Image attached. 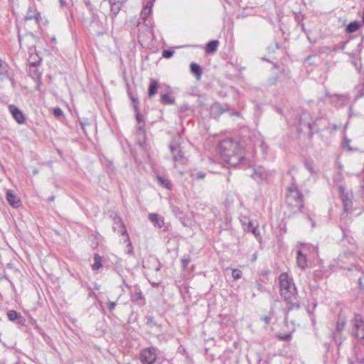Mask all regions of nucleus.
<instances>
[{
	"label": "nucleus",
	"mask_w": 364,
	"mask_h": 364,
	"mask_svg": "<svg viewBox=\"0 0 364 364\" xmlns=\"http://www.w3.org/2000/svg\"><path fill=\"white\" fill-rule=\"evenodd\" d=\"M219 153L222 159L231 166L244 164L247 159L242 155L240 144L232 139H225L220 142Z\"/></svg>",
	"instance_id": "nucleus-1"
},
{
	"label": "nucleus",
	"mask_w": 364,
	"mask_h": 364,
	"mask_svg": "<svg viewBox=\"0 0 364 364\" xmlns=\"http://www.w3.org/2000/svg\"><path fill=\"white\" fill-rule=\"evenodd\" d=\"M292 183L287 187L285 196V213L289 216L296 215L302 211L304 208V196L299 190L294 178Z\"/></svg>",
	"instance_id": "nucleus-2"
},
{
	"label": "nucleus",
	"mask_w": 364,
	"mask_h": 364,
	"mask_svg": "<svg viewBox=\"0 0 364 364\" xmlns=\"http://www.w3.org/2000/svg\"><path fill=\"white\" fill-rule=\"evenodd\" d=\"M279 282L281 296L290 304L289 310L299 309V304L296 301L297 289L293 279L287 273H282L279 277Z\"/></svg>",
	"instance_id": "nucleus-3"
},
{
	"label": "nucleus",
	"mask_w": 364,
	"mask_h": 364,
	"mask_svg": "<svg viewBox=\"0 0 364 364\" xmlns=\"http://www.w3.org/2000/svg\"><path fill=\"white\" fill-rule=\"evenodd\" d=\"M321 118H313L311 114L306 109H301L299 113L298 126L299 131H302L304 128L308 129V137L311 139L314 136V128L317 124V121Z\"/></svg>",
	"instance_id": "nucleus-4"
},
{
	"label": "nucleus",
	"mask_w": 364,
	"mask_h": 364,
	"mask_svg": "<svg viewBox=\"0 0 364 364\" xmlns=\"http://www.w3.org/2000/svg\"><path fill=\"white\" fill-rule=\"evenodd\" d=\"M353 334L364 346V321L360 314H355L352 320Z\"/></svg>",
	"instance_id": "nucleus-5"
},
{
	"label": "nucleus",
	"mask_w": 364,
	"mask_h": 364,
	"mask_svg": "<svg viewBox=\"0 0 364 364\" xmlns=\"http://www.w3.org/2000/svg\"><path fill=\"white\" fill-rule=\"evenodd\" d=\"M338 193L341 200H342L343 209L348 212L352 209L353 207V194L351 192H348L343 186H338Z\"/></svg>",
	"instance_id": "nucleus-6"
},
{
	"label": "nucleus",
	"mask_w": 364,
	"mask_h": 364,
	"mask_svg": "<svg viewBox=\"0 0 364 364\" xmlns=\"http://www.w3.org/2000/svg\"><path fill=\"white\" fill-rule=\"evenodd\" d=\"M169 148L172 154L173 160L175 162L184 164L186 159L181 150L180 143L176 140H173L169 144Z\"/></svg>",
	"instance_id": "nucleus-7"
},
{
	"label": "nucleus",
	"mask_w": 364,
	"mask_h": 364,
	"mask_svg": "<svg viewBox=\"0 0 364 364\" xmlns=\"http://www.w3.org/2000/svg\"><path fill=\"white\" fill-rule=\"evenodd\" d=\"M124 285L129 290L131 294V299L139 306H144L145 304V298L144 297L142 292L138 286H134V289L127 284L125 281H123Z\"/></svg>",
	"instance_id": "nucleus-8"
},
{
	"label": "nucleus",
	"mask_w": 364,
	"mask_h": 364,
	"mask_svg": "<svg viewBox=\"0 0 364 364\" xmlns=\"http://www.w3.org/2000/svg\"><path fill=\"white\" fill-rule=\"evenodd\" d=\"M35 58H36L34 61H32L31 59H28V73L29 75L34 80H40L41 77V73L39 71L38 68H37L39 64L41 63V59L38 55H36Z\"/></svg>",
	"instance_id": "nucleus-9"
},
{
	"label": "nucleus",
	"mask_w": 364,
	"mask_h": 364,
	"mask_svg": "<svg viewBox=\"0 0 364 364\" xmlns=\"http://www.w3.org/2000/svg\"><path fill=\"white\" fill-rule=\"evenodd\" d=\"M156 349L154 347L144 350L140 356L141 362L143 364H154L156 359Z\"/></svg>",
	"instance_id": "nucleus-10"
},
{
	"label": "nucleus",
	"mask_w": 364,
	"mask_h": 364,
	"mask_svg": "<svg viewBox=\"0 0 364 364\" xmlns=\"http://www.w3.org/2000/svg\"><path fill=\"white\" fill-rule=\"evenodd\" d=\"M269 176L270 173L266 171L262 166L254 168L251 175L252 178L257 183H261L262 181L267 180Z\"/></svg>",
	"instance_id": "nucleus-11"
},
{
	"label": "nucleus",
	"mask_w": 364,
	"mask_h": 364,
	"mask_svg": "<svg viewBox=\"0 0 364 364\" xmlns=\"http://www.w3.org/2000/svg\"><path fill=\"white\" fill-rule=\"evenodd\" d=\"M9 110L18 124H23L25 123V122H26L25 114L16 105H10L9 106Z\"/></svg>",
	"instance_id": "nucleus-12"
},
{
	"label": "nucleus",
	"mask_w": 364,
	"mask_h": 364,
	"mask_svg": "<svg viewBox=\"0 0 364 364\" xmlns=\"http://www.w3.org/2000/svg\"><path fill=\"white\" fill-rule=\"evenodd\" d=\"M114 223L118 225L117 227H114V231L117 230V231L120 232L122 235H126L127 237V240L129 241L128 247H130V249L128 251V253H132L133 247H132V243L129 240V235H128L124 223L122 221V219L119 217L115 218Z\"/></svg>",
	"instance_id": "nucleus-13"
},
{
	"label": "nucleus",
	"mask_w": 364,
	"mask_h": 364,
	"mask_svg": "<svg viewBox=\"0 0 364 364\" xmlns=\"http://www.w3.org/2000/svg\"><path fill=\"white\" fill-rule=\"evenodd\" d=\"M228 111H229L228 105H226V104L222 105L220 103L215 102L211 106L210 114L213 117L216 118Z\"/></svg>",
	"instance_id": "nucleus-14"
},
{
	"label": "nucleus",
	"mask_w": 364,
	"mask_h": 364,
	"mask_svg": "<svg viewBox=\"0 0 364 364\" xmlns=\"http://www.w3.org/2000/svg\"><path fill=\"white\" fill-rule=\"evenodd\" d=\"M6 198L9 205L13 208H17L22 204L21 199L14 193L12 190H8L6 191Z\"/></svg>",
	"instance_id": "nucleus-15"
},
{
	"label": "nucleus",
	"mask_w": 364,
	"mask_h": 364,
	"mask_svg": "<svg viewBox=\"0 0 364 364\" xmlns=\"http://www.w3.org/2000/svg\"><path fill=\"white\" fill-rule=\"evenodd\" d=\"M7 316L11 321H16L17 323L23 325L25 323V318L16 311L10 310L7 312Z\"/></svg>",
	"instance_id": "nucleus-16"
},
{
	"label": "nucleus",
	"mask_w": 364,
	"mask_h": 364,
	"mask_svg": "<svg viewBox=\"0 0 364 364\" xmlns=\"http://www.w3.org/2000/svg\"><path fill=\"white\" fill-rule=\"evenodd\" d=\"M296 263L301 269H304L307 267L306 257L301 250H299L296 253Z\"/></svg>",
	"instance_id": "nucleus-17"
},
{
	"label": "nucleus",
	"mask_w": 364,
	"mask_h": 364,
	"mask_svg": "<svg viewBox=\"0 0 364 364\" xmlns=\"http://www.w3.org/2000/svg\"><path fill=\"white\" fill-rule=\"evenodd\" d=\"M159 87V82L154 79L150 80V84L148 89V96L149 98L153 97L157 92Z\"/></svg>",
	"instance_id": "nucleus-18"
},
{
	"label": "nucleus",
	"mask_w": 364,
	"mask_h": 364,
	"mask_svg": "<svg viewBox=\"0 0 364 364\" xmlns=\"http://www.w3.org/2000/svg\"><path fill=\"white\" fill-rule=\"evenodd\" d=\"M219 41L218 40H213L209 41L205 46V52L208 53H213L216 51Z\"/></svg>",
	"instance_id": "nucleus-19"
},
{
	"label": "nucleus",
	"mask_w": 364,
	"mask_h": 364,
	"mask_svg": "<svg viewBox=\"0 0 364 364\" xmlns=\"http://www.w3.org/2000/svg\"><path fill=\"white\" fill-rule=\"evenodd\" d=\"M160 102L164 105H173L175 99L169 93H164L161 95Z\"/></svg>",
	"instance_id": "nucleus-20"
},
{
	"label": "nucleus",
	"mask_w": 364,
	"mask_h": 364,
	"mask_svg": "<svg viewBox=\"0 0 364 364\" xmlns=\"http://www.w3.org/2000/svg\"><path fill=\"white\" fill-rule=\"evenodd\" d=\"M191 72L194 74L197 79H200L202 75V69L199 65L191 63L190 65Z\"/></svg>",
	"instance_id": "nucleus-21"
},
{
	"label": "nucleus",
	"mask_w": 364,
	"mask_h": 364,
	"mask_svg": "<svg viewBox=\"0 0 364 364\" xmlns=\"http://www.w3.org/2000/svg\"><path fill=\"white\" fill-rule=\"evenodd\" d=\"M156 179L158 183L165 188L168 190H171L172 188V183L171 182L168 180L167 178H164L161 176H157Z\"/></svg>",
	"instance_id": "nucleus-22"
},
{
	"label": "nucleus",
	"mask_w": 364,
	"mask_h": 364,
	"mask_svg": "<svg viewBox=\"0 0 364 364\" xmlns=\"http://www.w3.org/2000/svg\"><path fill=\"white\" fill-rule=\"evenodd\" d=\"M360 27V22L357 21H354L353 22H350L346 28V31L348 33H352L358 31Z\"/></svg>",
	"instance_id": "nucleus-23"
},
{
	"label": "nucleus",
	"mask_w": 364,
	"mask_h": 364,
	"mask_svg": "<svg viewBox=\"0 0 364 364\" xmlns=\"http://www.w3.org/2000/svg\"><path fill=\"white\" fill-rule=\"evenodd\" d=\"M149 219L151 222L155 223V225L159 228H161L164 224V220L159 219V215L156 213H150L149 215Z\"/></svg>",
	"instance_id": "nucleus-24"
},
{
	"label": "nucleus",
	"mask_w": 364,
	"mask_h": 364,
	"mask_svg": "<svg viewBox=\"0 0 364 364\" xmlns=\"http://www.w3.org/2000/svg\"><path fill=\"white\" fill-rule=\"evenodd\" d=\"M32 19H35L36 22L37 23H39V21L41 19V16H40L39 13L37 15H35L34 12L31 10V8H29L28 13L25 17V20L28 21V20H32Z\"/></svg>",
	"instance_id": "nucleus-25"
},
{
	"label": "nucleus",
	"mask_w": 364,
	"mask_h": 364,
	"mask_svg": "<svg viewBox=\"0 0 364 364\" xmlns=\"http://www.w3.org/2000/svg\"><path fill=\"white\" fill-rule=\"evenodd\" d=\"M102 266V257L98 254H95L94 255V263L92 265V268L93 270H98Z\"/></svg>",
	"instance_id": "nucleus-26"
},
{
	"label": "nucleus",
	"mask_w": 364,
	"mask_h": 364,
	"mask_svg": "<svg viewBox=\"0 0 364 364\" xmlns=\"http://www.w3.org/2000/svg\"><path fill=\"white\" fill-rule=\"evenodd\" d=\"M144 127L145 122L139 123L137 124L136 127V134L139 137H141L143 139H144L146 136V131Z\"/></svg>",
	"instance_id": "nucleus-27"
},
{
	"label": "nucleus",
	"mask_w": 364,
	"mask_h": 364,
	"mask_svg": "<svg viewBox=\"0 0 364 364\" xmlns=\"http://www.w3.org/2000/svg\"><path fill=\"white\" fill-rule=\"evenodd\" d=\"M319 118H321V120L319 121H317V124L316 126H315V127L314 128V133H318L321 130H326L328 129H329V126L325 124L323 125V127H321V121L324 120L325 119L322 117H318Z\"/></svg>",
	"instance_id": "nucleus-28"
},
{
	"label": "nucleus",
	"mask_w": 364,
	"mask_h": 364,
	"mask_svg": "<svg viewBox=\"0 0 364 364\" xmlns=\"http://www.w3.org/2000/svg\"><path fill=\"white\" fill-rule=\"evenodd\" d=\"M109 6H110V12H111V14L114 16H116L119 13V11H121L122 7L123 5L113 4H109Z\"/></svg>",
	"instance_id": "nucleus-29"
},
{
	"label": "nucleus",
	"mask_w": 364,
	"mask_h": 364,
	"mask_svg": "<svg viewBox=\"0 0 364 364\" xmlns=\"http://www.w3.org/2000/svg\"><path fill=\"white\" fill-rule=\"evenodd\" d=\"M319 56L316 54L314 55H310L305 59V63L309 65H314L317 63V60H318Z\"/></svg>",
	"instance_id": "nucleus-30"
},
{
	"label": "nucleus",
	"mask_w": 364,
	"mask_h": 364,
	"mask_svg": "<svg viewBox=\"0 0 364 364\" xmlns=\"http://www.w3.org/2000/svg\"><path fill=\"white\" fill-rule=\"evenodd\" d=\"M350 139H348L346 135L343 136V140L341 144V146L343 149L347 151H353L352 147L350 145Z\"/></svg>",
	"instance_id": "nucleus-31"
},
{
	"label": "nucleus",
	"mask_w": 364,
	"mask_h": 364,
	"mask_svg": "<svg viewBox=\"0 0 364 364\" xmlns=\"http://www.w3.org/2000/svg\"><path fill=\"white\" fill-rule=\"evenodd\" d=\"M355 90L357 92V97H364V81L362 83L358 84L355 87Z\"/></svg>",
	"instance_id": "nucleus-32"
},
{
	"label": "nucleus",
	"mask_w": 364,
	"mask_h": 364,
	"mask_svg": "<svg viewBox=\"0 0 364 364\" xmlns=\"http://www.w3.org/2000/svg\"><path fill=\"white\" fill-rule=\"evenodd\" d=\"M277 338L280 341H289L291 338V333L277 334Z\"/></svg>",
	"instance_id": "nucleus-33"
},
{
	"label": "nucleus",
	"mask_w": 364,
	"mask_h": 364,
	"mask_svg": "<svg viewBox=\"0 0 364 364\" xmlns=\"http://www.w3.org/2000/svg\"><path fill=\"white\" fill-rule=\"evenodd\" d=\"M130 100H132V103L134 107V109L136 110V107L139 108V101L136 97H134L131 93L129 94Z\"/></svg>",
	"instance_id": "nucleus-34"
},
{
	"label": "nucleus",
	"mask_w": 364,
	"mask_h": 364,
	"mask_svg": "<svg viewBox=\"0 0 364 364\" xmlns=\"http://www.w3.org/2000/svg\"><path fill=\"white\" fill-rule=\"evenodd\" d=\"M151 11V7L146 6V7L144 8L143 11L141 13V18H143L144 21L146 20L147 16L149 15Z\"/></svg>",
	"instance_id": "nucleus-35"
},
{
	"label": "nucleus",
	"mask_w": 364,
	"mask_h": 364,
	"mask_svg": "<svg viewBox=\"0 0 364 364\" xmlns=\"http://www.w3.org/2000/svg\"><path fill=\"white\" fill-rule=\"evenodd\" d=\"M136 119L137 121V124L145 122L143 119L142 115L140 113L139 108L136 107V110H134Z\"/></svg>",
	"instance_id": "nucleus-36"
},
{
	"label": "nucleus",
	"mask_w": 364,
	"mask_h": 364,
	"mask_svg": "<svg viewBox=\"0 0 364 364\" xmlns=\"http://www.w3.org/2000/svg\"><path fill=\"white\" fill-rule=\"evenodd\" d=\"M232 276L235 279H239L242 277V272L239 269H233L232 272Z\"/></svg>",
	"instance_id": "nucleus-37"
},
{
	"label": "nucleus",
	"mask_w": 364,
	"mask_h": 364,
	"mask_svg": "<svg viewBox=\"0 0 364 364\" xmlns=\"http://www.w3.org/2000/svg\"><path fill=\"white\" fill-rule=\"evenodd\" d=\"M146 325L150 327L154 326H158L157 323L154 321V318L153 316H149L147 318Z\"/></svg>",
	"instance_id": "nucleus-38"
},
{
	"label": "nucleus",
	"mask_w": 364,
	"mask_h": 364,
	"mask_svg": "<svg viewBox=\"0 0 364 364\" xmlns=\"http://www.w3.org/2000/svg\"><path fill=\"white\" fill-rule=\"evenodd\" d=\"M174 53L173 50H164L162 53V56L165 58H171Z\"/></svg>",
	"instance_id": "nucleus-39"
},
{
	"label": "nucleus",
	"mask_w": 364,
	"mask_h": 364,
	"mask_svg": "<svg viewBox=\"0 0 364 364\" xmlns=\"http://www.w3.org/2000/svg\"><path fill=\"white\" fill-rule=\"evenodd\" d=\"M191 259L189 258V257H188L187 258H182L181 262V265H182V267L183 269H186L188 267V264H189Z\"/></svg>",
	"instance_id": "nucleus-40"
},
{
	"label": "nucleus",
	"mask_w": 364,
	"mask_h": 364,
	"mask_svg": "<svg viewBox=\"0 0 364 364\" xmlns=\"http://www.w3.org/2000/svg\"><path fill=\"white\" fill-rule=\"evenodd\" d=\"M53 113L57 117H60L63 116V112L62 109L60 107L54 108L53 111Z\"/></svg>",
	"instance_id": "nucleus-41"
},
{
	"label": "nucleus",
	"mask_w": 364,
	"mask_h": 364,
	"mask_svg": "<svg viewBox=\"0 0 364 364\" xmlns=\"http://www.w3.org/2000/svg\"><path fill=\"white\" fill-rule=\"evenodd\" d=\"M172 211L175 214V215H176L177 217H181L183 215L182 211L178 207H176V206L173 207Z\"/></svg>",
	"instance_id": "nucleus-42"
},
{
	"label": "nucleus",
	"mask_w": 364,
	"mask_h": 364,
	"mask_svg": "<svg viewBox=\"0 0 364 364\" xmlns=\"http://www.w3.org/2000/svg\"><path fill=\"white\" fill-rule=\"evenodd\" d=\"M247 227L246 230L247 231H250L253 227H256L257 225L255 224V223L252 220H250V219H247Z\"/></svg>",
	"instance_id": "nucleus-43"
},
{
	"label": "nucleus",
	"mask_w": 364,
	"mask_h": 364,
	"mask_svg": "<svg viewBox=\"0 0 364 364\" xmlns=\"http://www.w3.org/2000/svg\"><path fill=\"white\" fill-rule=\"evenodd\" d=\"M344 326H345V322L344 321H338L337 323H336V330L338 331H341L344 328Z\"/></svg>",
	"instance_id": "nucleus-44"
},
{
	"label": "nucleus",
	"mask_w": 364,
	"mask_h": 364,
	"mask_svg": "<svg viewBox=\"0 0 364 364\" xmlns=\"http://www.w3.org/2000/svg\"><path fill=\"white\" fill-rule=\"evenodd\" d=\"M116 305H117V302L109 301H108V309H109V311H112L114 309Z\"/></svg>",
	"instance_id": "nucleus-45"
},
{
	"label": "nucleus",
	"mask_w": 364,
	"mask_h": 364,
	"mask_svg": "<svg viewBox=\"0 0 364 364\" xmlns=\"http://www.w3.org/2000/svg\"><path fill=\"white\" fill-rule=\"evenodd\" d=\"M193 176H194V177H195L196 178H197V179H203V178H205V173L204 172L200 171V172H198V173H196L195 175H193Z\"/></svg>",
	"instance_id": "nucleus-46"
},
{
	"label": "nucleus",
	"mask_w": 364,
	"mask_h": 364,
	"mask_svg": "<svg viewBox=\"0 0 364 364\" xmlns=\"http://www.w3.org/2000/svg\"><path fill=\"white\" fill-rule=\"evenodd\" d=\"M191 107L188 105L187 104H185V105H183L181 106L180 107V112H186V111H188L190 110Z\"/></svg>",
	"instance_id": "nucleus-47"
},
{
	"label": "nucleus",
	"mask_w": 364,
	"mask_h": 364,
	"mask_svg": "<svg viewBox=\"0 0 364 364\" xmlns=\"http://www.w3.org/2000/svg\"><path fill=\"white\" fill-rule=\"evenodd\" d=\"M355 360L359 363H363L364 356H359L358 354L355 353Z\"/></svg>",
	"instance_id": "nucleus-48"
},
{
	"label": "nucleus",
	"mask_w": 364,
	"mask_h": 364,
	"mask_svg": "<svg viewBox=\"0 0 364 364\" xmlns=\"http://www.w3.org/2000/svg\"><path fill=\"white\" fill-rule=\"evenodd\" d=\"M250 232L253 233L256 237L257 235H259V232L258 231V226H257V225H256V227H253V228H252V230Z\"/></svg>",
	"instance_id": "nucleus-49"
},
{
	"label": "nucleus",
	"mask_w": 364,
	"mask_h": 364,
	"mask_svg": "<svg viewBox=\"0 0 364 364\" xmlns=\"http://www.w3.org/2000/svg\"><path fill=\"white\" fill-rule=\"evenodd\" d=\"M358 284L360 287L364 289V276L358 279Z\"/></svg>",
	"instance_id": "nucleus-50"
},
{
	"label": "nucleus",
	"mask_w": 364,
	"mask_h": 364,
	"mask_svg": "<svg viewBox=\"0 0 364 364\" xmlns=\"http://www.w3.org/2000/svg\"><path fill=\"white\" fill-rule=\"evenodd\" d=\"M262 320L265 323L266 325H268L270 322V317L268 316H265L262 318Z\"/></svg>",
	"instance_id": "nucleus-51"
},
{
	"label": "nucleus",
	"mask_w": 364,
	"mask_h": 364,
	"mask_svg": "<svg viewBox=\"0 0 364 364\" xmlns=\"http://www.w3.org/2000/svg\"><path fill=\"white\" fill-rule=\"evenodd\" d=\"M25 38H34V35L32 33H28L25 35Z\"/></svg>",
	"instance_id": "nucleus-52"
},
{
	"label": "nucleus",
	"mask_w": 364,
	"mask_h": 364,
	"mask_svg": "<svg viewBox=\"0 0 364 364\" xmlns=\"http://www.w3.org/2000/svg\"><path fill=\"white\" fill-rule=\"evenodd\" d=\"M305 165H306V167L307 168V169L311 172V173H313V169L311 167V166L307 163L306 162L305 163Z\"/></svg>",
	"instance_id": "nucleus-53"
},
{
	"label": "nucleus",
	"mask_w": 364,
	"mask_h": 364,
	"mask_svg": "<svg viewBox=\"0 0 364 364\" xmlns=\"http://www.w3.org/2000/svg\"><path fill=\"white\" fill-rule=\"evenodd\" d=\"M331 127L333 131H337L339 129V126L335 124H332Z\"/></svg>",
	"instance_id": "nucleus-54"
},
{
	"label": "nucleus",
	"mask_w": 364,
	"mask_h": 364,
	"mask_svg": "<svg viewBox=\"0 0 364 364\" xmlns=\"http://www.w3.org/2000/svg\"><path fill=\"white\" fill-rule=\"evenodd\" d=\"M61 7H63L65 6L66 2L65 0H59Z\"/></svg>",
	"instance_id": "nucleus-55"
},
{
	"label": "nucleus",
	"mask_w": 364,
	"mask_h": 364,
	"mask_svg": "<svg viewBox=\"0 0 364 364\" xmlns=\"http://www.w3.org/2000/svg\"><path fill=\"white\" fill-rule=\"evenodd\" d=\"M90 124L89 123H86V122H81V127L82 129L85 131V127L86 125H89Z\"/></svg>",
	"instance_id": "nucleus-56"
},
{
	"label": "nucleus",
	"mask_w": 364,
	"mask_h": 364,
	"mask_svg": "<svg viewBox=\"0 0 364 364\" xmlns=\"http://www.w3.org/2000/svg\"><path fill=\"white\" fill-rule=\"evenodd\" d=\"M308 218L309 219V220H311L312 227H313V228H314V227L316 226L315 221H314V220H313L310 218V216H308Z\"/></svg>",
	"instance_id": "nucleus-57"
},
{
	"label": "nucleus",
	"mask_w": 364,
	"mask_h": 364,
	"mask_svg": "<svg viewBox=\"0 0 364 364\" xmlns=\"http://www.w3.org/2000/svg\"><path fill=\"white\" fill-rule=\"evenodd\" d=\"M54 200H55V196H50V197L48 198V202H53Z\"/></svg>",
	"instance_id": "nucleus-58"
},
{
	"label": "nucleus",
	"mask_w": 364,
	"mask_h": 364,
	"mask_svg": "<svg viewBox=\"0 0 364 364\" xmlns=\"http://www.w3.org/2000/svg\"><path fill=\"white\" fill-rule=\"evenodd\" d=\"M36 55L31 54L28 59H31L32 61H34L36 58H35Z\"/></svg>",
	"instance_id": "nucleus-59"
},
{
	"label": "nucleus",
	"mask_w": 364,
	"mask_h": 364,
	"mask_svg": "<svg viewBox=\"0 0 364 364\" xmlns=\"http://www.w3.org/2000/svg\"><path fill=\"white\" fill-rule=\"evenodd\" d=\"M18 38L19 44H20V46H21L22 42H23V38L20 35H18Z\"/></svg>",
	"instance_id": "nucleus-60"
},
{
	"label": "nucleus",
	"mask_w": 364,
	"mask_h": 364,
	"mask_svg": "<svg viewBox=\"0 0 364 364\" xmlns=\"http://www.w3.org/2000/svg\"><path fill=\"white\" fill-rule=\"evenodd\" d=\"M247 219L248 218H244V220H241L242 223V225L245 226L246 225H247Z\"/></svg>",
	"instance_id": "nucleus-61"
},
{
	"label": "nucleus",
	"mask_w": 364,
	"mask_h": 364,
	"mask_svg": "<svg viewBox=\"0 0 364 364\" xmlns=\"http://www.w3.org/2000/svg\"><path fill=\"white\" fill-rule=\"evenodd\" d=\"M230 114V115H234V114H235V115L239 116V115H240V112H237V111H235V112H232Z\"/></svg>",
	"instance_id": "nucleus-62"
},
{
	"label": "nucleus",
	"mask_w": 364,
	"mask_h": 364,
	"mask_svg": "<svg viewBox=\"0 0 364 364\" xmlns=\"http://www.w3.org/2000/svg\"><path fill=\"white\" fill-rule=\"evenodd\" d=\"M179 353H182V354H185L186 353V349L182 348L181 349L179 348Z\"/></svg>",
	"instance_id": "nucleus-63"
},
{
	"label": "nucleus",
	"mask_w": 364,
	"mask_h": 364,
	"mask_svg": "<svg viewBox=\"0 0 364 364\" xmlns=\"http://www.w3.org/2000/svg\"><path fill=\"white\" fill-rule=\"evenodd\" d=\"M87 6L89 8V9H91V4L89 1H87L86 3Z\"/></svg>",
	"instance_id": "nucleus-64"
}]
</instances>
